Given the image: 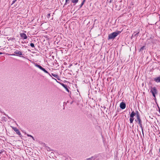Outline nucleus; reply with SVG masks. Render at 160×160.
Masks as SVG:
<instances>
[{
  "label": "nucleus",
  "instance_id": "obj_4",
  "mask_svg": "<svg viewBox=\"0 0 160 160\" xmlns=\"http://www.w3.org/2000/svg\"><path fill=\"white\" fill-rule=\"evenodd\" d=\"M14 54H12L11 55L15 56L16 55L18 56L21 57V56L23 55L21 52L18 50L15 51L14 52Z\"/></svg>",
  "mask_w": 160,
  "mask_h": 160
},
{
  "label": "nucleus",
  "instance_id": "obj_30",
  "mask_svg": "<svg viewBox=\"0 0 160 160\" xmlns=\"http://www.w3.org/2000/svg\"><path fill=\"white\" fill-rule=\"evenodd\" d=\"M3 151L4 150H2L1 152H0V154H1L3 152Z\"/></svg>",
  "mask_w": 160,
  "mask_h": 160
},
{
  "label": "nucleus",
  "instance_id": "obj_26",
  "mask_svg": "<svg viewBox=\"0 0 160 160\" xmlns=\"http://www.w3.org/2000/svg\"><path fill=\"white\" fill-rule=\"evenodd\" d=\"M50 13H48V14L47 15V17L48 18H49L50 17Z\"/></svg>",
  "mask_w": 160,
  "mask_h": 160
},
{
  "label": "nucleus",
  "instance_id": "obj_2",
  "mask_svg": "<svg viewBox=\"0 0 160 160\" xmlns=\"http://www.w3.org/2000/svg\"><path fill=\"white\" fill-rule=\"evenodd\" d=\"M121 32V31H117L109 34L108 36V40L113 39L118 35Z\"/></svg>",
  "mask_w": 160,
  "mask_h": 160
},
{
  "label": "nucleus",
  "instance_id": "obj_16",
  "mask_svg": "<svg viewBox=\"0 0 160 160\" xmlns=\"http://www.w3.org/2000/svg\"><path fill=\"white\" fill-rule=\"evenodd\" d=\"M134 118V117H130V123H132L133 121Z\"/></svg>",
  "mask_w": 160,
  "mask_h": 160
},
{
  "label": "nucleus",
  "instance_id": "obj_18",
  "mask_svg": "<svg viewBox=\"0 0 160 160\" xmlns=\"http://www.w3.org/2000/svg\"><path fill=\"white\" fill-rule=\"evenodd\" d=\"M136 117L140 116L139 112L138 111H136V112H135Z\"/></svg>",
  "mask_w": 160,
  "mask_h": 160
},
{
  "label": "nucleus",
  "instance_id": "obj_3",
  "mask_svg": "<svg viewBox=\"0 0 160 160\" xmlns=\"http://www.w3.org/2000/svg\"><path fill=\"white\" fill-rule=\"evenodd\" d=\"M151 92H152L154 97L155 98V94L157 93V90L155 87L151 88Z\"/></svg>",
  "mask_w": 160,
  "mask_h": 160
},
{
  "label": "nucleus",
  "instance_id": "obj_15",
  "mask_svg": "<svg viewBox=\"0 0 160 160\" xmlns=\"http://www.w3.org/2000/svg\"><path fill=\"white\" fill-rule=\"evenodd\" d=\"M96 157L94 156H92L90 158H87V160H94L96 158Z\"/></svg>",
  "mask_w": 160,
  "mask_h": 160
},
{
  "label": "nucleus",
  "instance_id": "obj_36",
  "mask_svg": "<svg viewBox=\"0 0 160 160\" xmlns=\"http://www.w3.org/2000/svg\"><path fill=\"white\" fill-rule=\"evenodd\" d=\"M159 21H160V17H159Z\"/></svg>",
  "mask_w": 160,
  "mask_h": 160
},
{
  "label": "nucleus",
  "instance_id": "obj_1",
  "mask_svg": "<svg viewBox=\"0 0 160 160\" xmlns=\"http://www.w3.org/2000/svg\"><path fill=\"white\" fill-rule=\"evenodd\" d=\"M135 121L136 122H137L140 127L141 128L142 133L143 135V137L144 138V134L143 132V129L142 126V122L140 118V116L136 117V118L135 119Z\"/></svg>",
  "mask_w": 160,
  "mask_h": 160
},
{
  "label": "nucleus",
  "instance_id": "obj_12",
  "mask_svg": "<svg viewBox=\"0 0 160 160\" xmlns=\"http://www.w3.org/2000/svg\"><path fill=\"white\" fill-rule=\"evenodd\" d=\"M154 81L157 82H160V77H158L154 78Z\"/></svg>",
  "mask_w": 160,
  "mask_h": 160
},
{
  "label": "nucleus",
  "instance_id": "obj_27",
  "mask_svg": "<svg viewBox=\"0 0 160 160\" xmlns=\"http://www.w3.org/2000/svg\"><path fill=\"white\" fill-rule=\"evenodd\" d=\"M85 2V1H84V0H83V1L82 2L81 4L83 5L84 3Z\"/></svg>",
  "mask_w": 160,
  "mask_h": 160
},
{
  "label": "nucleus",
  "instance_id": "obj_13",
  "mask_svg": "<svg viewBox=\"0 0 160 160\" xmlns=\"http://www.w3.org/2000/svg\"><path fill=\"white\" fill-rule=\"evenodd\" d=\"M79 0H71L72 3H73V5H75L78 2Z\"/></svg>",
  "mask_w": 160,
  "mask_h": 160
},
{
  "label": "nucleus",
  "instance_id": "obj_20",
  "mask_svg": "<svg viewBox=\"0 0 160 160\" xmlns=\"http://www.w3.org/2000/svg\"><path fill=\"white\" fill-rule=\"evenodd\" d=\"M70 0H65V2L64 5H66L67 3H69Z\"/></svg>",
  "mask_w": 160,
  "mask_h": 160
},
{
  "label": "nucleus",
  "instance_id": "obj_9",
  "mask_svg": "<svg viewBox=\"0 0 160 160\" xmlns=\"http://www.w3.org/2000/svg\"><path fill=\"white\" fill-rule=\"evenodd\" d=\"M34 65L36 67H38V68H39L40 70H42V71L44 68L42 67L39 64H37L36 63H34Z\"/></svg>",
  "mask_w": 160,
  "mask_h": 160
},
{
  "label": "nucleus",
  "instance_id": "obj_17",
  "mask_svg": "<svg viewBox=\"0 0 160 160\" xmlns=\"http://www.w3.org/2000/svg\"><path fill=\"white\" fill-rule=\"evenodd\" d=\"M42 71L45 73L48 74L49 76L52 77L50 73H49L44 68H43Z\"/></svg>",
  "mask_w": 160,
  "mask_h": 160
},
{
  "label": "nucleus",
  "instance_id": "obj_33",
  "mask_svg": "<svg viewBox=\"0 0 160 160\" xmlns=\"http://www.w3.org/2000/svg\"><path fill=\"white\" fill-rule=\"evenodd\" d=\"M159 112L160 113V109H159Z\"/></svg>",
  "mask_w": 160,
  "mask_h": 160
},
{
  "label": "nucleus",
  "instance_id": "obj_21",
  "mask_svg": "<svg viewBox=\"0 0 160 160\" xmlns=\"http://www.w3.org/2000/svg\"><path fill=\"white\" fill-rule=\"evenodd\" d=\"M145 49V46H143L140 49V51H142L144 49Z\"/></svg>",
  "mask_w": 160,
  "mask_h": 160
},
{
  "label": "nucleus",
  "instance_id": "obj_8",
  "mask_svg": "<svg viewBox=\"0 0 160 160\" xmlns=\"http://www.w3.org/2000/svg\"><path fill=\"white\" fill-rule=\"evenodd\" d=\"M60 84L64 88H65V89L67 92H69L68 86L67 85L63 83H61Z\"/></svg>",
  "mask_w": 160,
  "mask_h": 160
},
{
  "label": "nucleus",
  "instance_id": "obj_23",
  "mask_svg": "<svg viewBox=\"0 0 160 160\" xmlns=\"http://www.w3.org/2000/svg\"><path fill=\"white\" fill-rule=\"evenodd\" d=\"M30 46L32 47V48H34L35 47V46H34V44L33 43H31L30 44Z\"/></svg>",
  "mask_w": 160,
  "mask_h": 160
},
{
  "label": "nucleus",
  "instance_id": "obj_34",
  "mask_svg": "<svg viewBox=\"0 0 160 160\" xmlns=\"http://www.w3.org/2000/svg\"><path fill=\"white\" fill-rule=\"evenodd\" d=\"M104 108H106V107H105V106H104Z\"/></svg>",
  "mask_w": 160,
  "mask_h": 160
},
{
  "label": "nucleus",
  "instance_id": "obj_25",
  "mask_svg": "<svg viewBox=\"0 0 160 160\" xmlns=\"http://www.w3.org/2000/svg\"><path fill=\"white\" fill-rule=\"evenodd\" d=\"M17 0H13L12 2V3L11 4V5H12L14 3H15V2Z\"/></svg>",
  "mask_w": 160,
  "mask_h": 160
},
{
  "label": "nucleus",
  "instance_id": "obj_6",
  "mask_svg": "<svg viewBox=\"0 0 160 160\" xmlns=\"http://www.w3.org/2000/svg\"><path fill=\"white\" fill-rule=\"evenodd\" d=\"M12 129L19 136H20L21 135V133L20 132L17 128L13 127Z\"/></svg>",
  "mask_w": 160,
  "mask_h": 160
},
{
  "label": "nucleus",
  "instance_id": "obj_19",
  "mask_svg": "<svg viewBox=\"0 0 160 160\" xmlns=\"http://www.w3.org/2000/svg\"><path fill=\"white\" fill-rule=\"evenodd\" d=\"M52 76H53V77H54L56 78H57L58 79V75L57 74H53V73H52Z\"/></svg>",
  "mask_w": 160,
  "mask_h": 160
},
{
  "label": "nucleus",
  "instance_id": "obj_29",
  "mask_svg": "<svg viewBox=\"0 0 160 160\" xmlns=\"http://www.w3.org/2000/svg\"><path fill=\"white\" fill-rule=\"evenodd\" d=\"M139 33V32L137 33H136L135 35H134V36H135V37H137V36H138V34Z\"/></svg>",
  "mask_w": 160,
  "mask_h": 160
},
{
  "label": "nucleus",
  "instance_id": "obj_14",
  "mask_svg": "<svg viewBox=\"0 0 160 160\" xmlns=\"http://www.w3.org/2000/svg\"><path fill=\"white\" fill-rule=\"evenodd\" d=\"M136 115V114L135 113V112L133 111H132L131 113L130 114V117H134V116Z\"/></svg>",
  "mask_w": 160,
  "mask_h": 160
},
{
  "label": "nucleus",
  "instance_id": "obj_24",
  "mask_svg": "<svg viewBox=\"0 0 160 160\" xmlns=\"http://www.w3.org/2000/svg\"><path fill=\"white\" fill-rule=\"evenodd\" d=\"M9 40H11V41H13V40H15V38H10Z\"/></svg>",
  "mask_w": 160,
  "mask_h": 160
},
{
  "label": "nucleus",
  "instance_id": "obj_28",
  "mask_svg": "<svg viewBox=\"0 0 160 160\" xmlns=\"http://www.w3.org/2000/svg\"><path fill=\"white\" fill-rule=\"evenodd\" d=\"M82 6H83V5H82V4H80V5H79V9L81 8H82Z\"/></svg>",
  "mask_w": 160,
  "mask_h": 160
},
{
  "label": "nucleus",
  "instance_id": "obj_22",
  "mask_svg": "<svg viewBox=\"0 0 160 160\" xmlns=\"http://www.w3.org/2000/svg\"><path fill=\"white\" fill-rule=\"evenodd\" d=\"M116 2V0H110L109 3H114Z\"/></svg>",
  "mask_w": 160,
  "mask_h": 160
},
{
  "label": "nucleus",
  "instance_id": "obj_7",
  "mask_svg": "<svg viewBox=\"0 0 160 160\" xmlns=\"http://www.w3.org/2000/svg\"><path fill=\"white\" fill-rule=\"evenodd\" d=\"M20 37L23 39H27L28 37L25 33H20Z\"/></svg>",
  "mask_w": 160,
  "mask_h": 160
},
{
  "label": "nucleus",
  "instance_id": "obj_31",
  "mask_svg": "<svg viewBox=\"0 0 160 160\" xmlns=\"http://www.w3.org/2000/svg\"><path fill=\"white\" fill-rule=\"evenodd\" d=\"M28 136H29V137H32V138L33 139V138H34L31 135H28Z\"/></svg>",
  "mask_w": 160,
  "mask_h": 160
},
{
  "label": "nucleus",
  "instance_id": "obj_5",
  "mask_svg": "<svg viewBox=\"0 0 160 160\" xmlns=\"http://www.w3.org/2000/svg\"><path fill=\"white\" fill-rule=\"evenodd\" d=\"M126 104L123 102H121L120 104V107L122 109H125L126 108Z\"/></svg>",
  "mask_w": 160,
  "mask_h": 160
},
{
  "label": "nucleus",
  "instance_id": "obj_10",
  "mask_svg": "<svg viewBox=\"0 0 160 160\" xmlns=\"http://www.w3.org/2000/svg\"><path fill=\"white\" fill-rule=\"evenodd\" d=\"M34 65L36 67H38V68H39L40 70H42V71L44 68L42 67L39 64H37L36 63H34Z\"/></svg>",
  "mask_w": 160,
  "mask_h": 160
},
{
  "label": "nucleus",
  "instance_id": "obj_32",
  "mask_svg": "<svg viewBox=\"0 0 160 160\" xmlns=\"http://www.w3.org/2000/svg\"><path fill=\"white\" fill-rule=\"evenodd\" d=\"M3 53L2 52H0V55H2V54H3Z\"/></svg>",
  "mask_w": 160,
  "mask_h": 160
},
{
  "label": "nucleus",
  "instance_id": "obj_11",
  "mask_svg": "<svg viewBox=\"0 0 160 160\" xmlns=\"http://www.w3.org/2000/svg\"><path fill=\"white\" fill-rule=\"evenodd\" d=\"M34 65L36 67H38V68H39L40 70H42V71L44 68L42 67L39 64H37L36 63H34Z\"/></svg>",
  "mask_w": 160,
  "mask_h": 160
},
{
  "label": "nucleus",
  "instance_id": "obj_35",
  "mask_svg": "<svg viewBox=\"0 0 160 160\" xmlns=\"http://www.w3.org/2000/svg\"><path fill=\"white\" fill-rule=\"evenodd\" d=\"M22 58H24V57H23V56H22Z\"/></svg>",
  "mask_w": 160,
  "mask_h": 160
}]
</instances>
